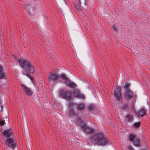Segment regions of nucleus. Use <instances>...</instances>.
<instances>
[{"mask_svg":"<svg viewBox=\"0 0 150 150\" xmlns=\"http://www.w3.org/2000/svg\"><path fill=\"white\" fill-rule=\"evenodd\" d=\"M116 89L114 92L115 96L116 97V100L117 101L121 100L122 96L121 93V88L120 86L116 87Z\"/></svg>","mask_w":150,"mask_h":150,"instance_id":"6","label":"nucleus"},{"mask_svg":"<svg viewBox=\"0 0 150 150\" xmlns=\"http://www.w3.org/2000/svg\"><path fill=\"white\" fill-rule=\"evenodd\" d=\"M94 106L92 104L90 105L88 107V109L90 111H92L94 110Z\"/></svg>","mask_w":150,"mask_h":150,"instance_id":"24","label":"nucleus"},{"mask_svg":"<svg viewBox=\"0 0 150 150\" xmlns=\"http://www.w3.org/2000/svg\"><path fill=\"white\" fill-rule=\"evenodd\" d=\"M5 124V122L4 120H1L0 121V125L1 126H3Z\"/></svg>","mask_w":150,"mask_h":150,"instance_id":"27","label":"nucleus"},{"mask_svg":"<svg viewBox=\"0 0 150 150\" xmlns=\"http://www.w3.org/2000/svg\"><path fill=\"white\" fill-rule=\"evenodd\" d=\"M142 150H145V149H142Z\"/></svg>","mask_w":150,"mask_h":150,"instance_id":"34","label":"nucleus"},{"mask_svg":"<svg viewBox=\"0 0 150 150\" xmlns=\"http://www.w3.org/2000/svg\"><path fill=\"white\" fill-rule=\"evenodd\" d=\"M112 28L116 32H117V29L115 25H113L112 26Z\"/></svg>","mask_w":150,"mask_h":150,"instance_id":"28","label":"nucleus"},{"mask_svg":"<svg viewBox=\"0 0 150 150\" xmlns=\"http://www.w3.org/2000/svg\"><path fill=\"white\" fill-rule=\"evenodd\" d=\"M5 143L7 146L11 147L12 149H14L16 146V142L13 138H9L6 139Z\"/></svg>","mask_w":150,"mask_h":150,"instance_id":"4","label":"nucleus"},{"mask_svg":"<svg viewBox=\"0 0 150 150\" xmlns=\"http://www.w3.org/2000/svg\"><path fill=\"white\" fill-rule=\"evenodd\" d=\"M76 124L79 125L81 128V126H83V123H85L83 122V120L81 119V118L79 117H78L76 119Z\"/></svg>","mask_w":150,"mask_h":150,"instance_id":"18","label":"nucleus"},{"mask_svg":"<svg viewBox=\"0 0 150 150\" xmlns=\"http://www.w3.org/2000/svg\"><path fill=\"white\" fill-rule=\"evenodd\" d=\"M59 71L58 69H56L54 71L49 73L48 76V81L50 82L55 83L57 82L60 79L62 80L63 79H65V74L62 73L61 74H59Z\"/></svg>","mask_w":150,"mask_h":150,"instance_id":"3","label":"nucleus"},{"mask_svg":"<svg viewBox=\"0 0 150 150\" xmlns=\"http://www.w3.org/2000/svg\"><path fill=\"white\" fill-rule=\"evenodd\" d=\"M27 6L25 5V6H30V4H26Z\"/></svg>","mask_w":150,"mask_h":150,"instance_id":"32","label":"nucleus"},{"mask_svg":"<svg viewBox=\"0 0 150 150\" xmlns=\"http://www.w3.org/2000/svg\"><path fill=\"white\" fill-rule=\"evenodd\" d=\"M73 94L74 96L76 98L83 99H84L85 98L84 95L81 93L80 91L78 89H74Z\"/></svg>","mask_w":150,"mask_h":150,"instance_id":"9","label":"nucleus"},{"mask_svg":"<svg viewBox=\"0 0 150 150\" xmlns=\"http://www.w3.org/2000/svg\"><path fill=\"white\" fill-rule=\"evenodd\" d=\"M65 79H63L64 81V83L67 86L72 88H74L76 86V84L74 82H72L67 78L66 74H65Z\"/></svg>","mask_w":150,"mask_h":150,"instance_id":"8","label":"nucleus"},{"mask_svg":"<svg viewBox=\"0 0 150 150\" xmlns=\"http://www.w3.org/2000/svg\"><path fill=\"white\" fill-rule=\"evenodd\" d=\"M74 105V103L71 102H69L68 103V106L69 109L73 108V106Z\"/></svg>","mask_w":150,"mask_h":150,"instance_id":"23","label":"nucleus"},{"mask_svg":"<svg viewBox=\"0 0 150 150\" xmlns=\"http://www.w3.org/2000/svg\"><path fill=\"white\" fill-rule=\"evenodd\" d=\"M128 106V103H122L120 107V108L122 110H125L127 109Z\"/></svg>","mask_w":150,"mask_h":150,"instance_id":"20","label":"nucleus"},{"mask_svg":"<svg viewBox=\"0 0 150 150\" xmlns=\"http://www.w3.org/2000/svg\"><path fill=\"white\" fill-rule=\"evenodd\" d=\"M125 118V120L129 122H132L134 120L133 116L131 114L128 113L126 115Z\"/></svg>","mask_w":150,"mask_h":150,"instance_id":"14","label":"nucleus"},{"mask_svg":"<svg viewBox=\"0 0 150 150\" xmlns=\"http://www.w3.org/2000/svg\"><path fill=\"white\" fill-rule=\"evenodd\" d=\"M21 67L25 70L22 71L23 74L27 76L33 82L34 78L31 75L33 74L35 72L34 67L30 61L26 59H19L18 60Z\"/></svg>","mask_w":150,"mask_h":150,"instance_id":"1","label":"nucleus"},{"mask_svg":"<svg viewBox=\"0 0 150 150\" xmlns=\"http://www.w3.org/2000/svg\"><path fill=\"white\" fill-rule=\"evenodd\" d=\"M133 144L135 146L137 147H140L141 146L140 144V141L139 139L137 138L133 141Z\"/></svg>","mask_w":150,"mask_h":150,"instance_id":"19","label":"nucleus"},{"mask_svg":"<svg viewBox=\"0 0 150 150\" xmlns=\"http://www.w3.org/2000/svg\"><path fill=\"white\" fill-rule=\"evenodd\" d=\"M129 140L130 141H133L134 139H135V136L132 134L130 135L129 136Z\"/></svg>","mask_w":150,"mask_h":150,"instance_id":"25","label":"nucleus"},{"mask_svg":"<svg viewBox=\"0 0 150 150\" xmlns=\"http://www.w3.org/2000/svg\"><path fill=\"white\" fill-rule=\"evenodd\" d=\"M133 126L136 129L139 128L141 126V123L140 122H136L133 124Z\"/></svg>","mask_w":150,"mask_h":150,"instance_id":"22","label":"nucleus"},{"mask_svg":"<svg viewBox=\"0 0 150 150\" xmlns=\"http://www.w3.org/2000/svg\"><path fill=\"white\" fill-rule=\"evenodd\" d=\"M146 112V110L144 108H142L139 109L138 113H137V114H136L138 116L139 115L141 117H143L145 115Z\"/></svg>","mask_w":150,"mask_h":150,"instance_id":"15","label":"nucleus"},{"mask_svg":"<svg viewBox=\"0 0 150 150\" xmlns=\"http://www.w3.org/2000/svg\"><path fill=\"white\" fill-rule=\"evenodd\" d=\"M75 8L78 10H81V8L78 5H74Z\"/></svg>","mask_w":150,"mask_h":150,"instance_id":"26","label":"nucleus"},{"mask_svg":"<svg viewBox=\"0 0 150 150\" xmlns=\"http://www.w3.org/2000/svg\"><path fill=\"white\" fill-rule=\"evenodd\" d=\"M71 93L70 91L63 90L60 92V94L61 97L67 99H71Z\"/></svg>","mask_w":150,"mask_h":150,"instance_id":"7","label":"nucleus"},{"mask_svg":"<svg viewBox=\"0 0 150 150\" xmlns=\"http://www.w3.org/2000/svg\"><path fill=\"white\" fill-rule=\"evenodd\" d=\"M5 88V86H4L3 87V88Z\"/></svg>","mask_w":150,"mask_h":150,"instance_id":"33","label":"nucleus"},{"mask_svg":"<svg viewBox=\"0 0 150 150\" xmlns=\"http://www.w3.org/2000/svg\"><path fill=\"white\" fill-rule=\"evenodd\" d=\"M81 129L86 134H90L93 132L94 129L93 128L87 126L86 123H83V126H81Z\"/></svg>","mask_w":150,"mask_h":150,"instance_id":"10","label":"nucleus"},{"mask_svg":"<svg viewBox=\"0 0 150 150\" xmlns=\"http://www.w3.org/2000/svg\"><path fill=\"white\" fill-rule=\"evenodd\" d=\"M21 86L22 88V89L27 95L30 96L32 95L33 92L29 88L23 84H21Z\"/></svg>","mask_w":150,"mask_h":150,"instance_id":"11","label":"nucleus"},{"mask_svg":"<svg viewBox=\"0 0 150 150\" xmlns=\"http://www.w3.org/2000/svg\"><path fill=\"white\" fill-rule=\"evenodd\" d=\"M129 149L132 150V147L130 146H129Z\"/></svg>","mask_w":150,"mask_h":150,"instance_id":"31","label":"nucleus"},{"mask_svg":"<svg viewBox=\"0 0 150 150\" xmlns=\"http://www.w3.org/2000/svg\"><path fill=\"white\" fill-rule=\"evenodd\" d=\"M3 71V68L0 65V79H6L5 74Z\"/></svg>","mask_w":150,"mask_h":150,"instance_id":"17","label":"nucleus"},{"mask_svg":"<svg viewBox=\"0 0 150 150\" xmlns=\"http://www.w3.org/2000/svg\"><path fill=\"white\" fill-rule=\"evenodd\" d=\"M13 131L12 129H8L4 130L2 132L3 135L6 138H9L10 137L13 136Z\"/></svg>","mask_w":150,"mask_h":150,"instance_id":"12","label":"nucleus"},{"mask_svg":"<svg viewBox=\"0 0 150 150\" xmlns=\"http://www.w3.org/2000/svg\"><path fill=\"white\" fill-rule=\"evenodd\" d=\"M86 105L83 103H81L78 105L77 109L79 111H82L85 108Z\"/></svg>","mask_w":150,"mask_h":150,"instance_id":"16","label":"nucleus"},{"mask_svg":"<svg viewBox=\"0 0 150 150\" xmlns=\"http://www.w3.org/2000/svg\"><path fill=\"white\" fill-rule=\"evenodd\" d=\"M134 95V93L131 90H126L123 94L124 99L127 101L131 100L133 97Z\"/></svg>","mask_w":150,"mask_h":150,"instance_id":"5","label":"nucleus"},{"mask_svg":"<svg viewBox=\"0 0 150 150\" xmlns=\"http://www.w3.org/2000/svg\"><path fill=\"white\" fill-rule=\"evenodd\" d=\"M68 115L69 116L72 118L74 116H78V113L76 112L74 110V108L69 109L68 111Z\"/></svg>","mask_w":150,"mask_h":150,"instance_id":"13","label":"nucleus"},{"mask_svg":"<svg viewBox=\"0 0 150 150\" xmlns=\"http://www.w3.org/2000/svg\"><path fill=\"white\" fill-rule=\"evenodd\" d=\"M131 108H132L133 109V111L132 112H133V113H135V114H137V112H136V111L134 110V106H133V104L132 105V106H131Z\"/></svg>","mask_w":150,"mask_h":150,"instance_id":"29","label":"nucleus"},{"mask_svg":"<svg viewBox=\"0 0 150 150\" xmlns=\"http://www.w3.org/2000/svg\"><path fill=\"white\" fill-rule=\"evenodd\" d=\"M78 3L79 4H81V2L80 0H79V2Z\"/></svg>","mask_w":150,"mask_h":150,"instance_id":"30","label":"nucleus"},{"mask_svg":"<svg viewBox=\"0 0 150 150\" xmlns=\"http://www.w3.org/2000/svg\"><path fill=\"white\" fill-rule=\"evenodd\" d=\"M130 86V85L129 83H128L127 82L126 83L125 85L124 86V88L125 89V91L126 90H131L130 88L129 87Z\"/></svg>","mask_w":150,"mask_h":150,"instance_id":"21","label":"nucleus"},{"mask_svg":"<svg viewBox=\"0 0 150 150\" xmlns=\"http://www.w3.org/2000/svg\"><path fill=\"white\" fill-rule=\"evenodd\" d=\"M88 140L91 141L93 144L99 145H105L109 143L108 139L102 132H98L89 137Z\"/></svg>","mask_w":150,"mask_h":150,"instance_id":"2","label":"nucleus"}]
</instances>
